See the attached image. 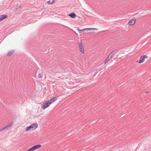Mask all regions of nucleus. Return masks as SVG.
<instances>
[{
	"label": "nucleus",
	"instance_id": "nucleus-1",
	"mask_svg": "<svg viewBox=\"0 0 151 151\" xmlns=\"http://www.w3.org/2000/svg\"><path fill=\"white\" fill-rule=\"evenodd\" d=\"M38 127V125L36 123L32 124L29 126L27 127L26 129V131H27L31 130H34L36 129Z\"/></svg>",
	"mask_w": 151,
	"mask_h": 151
},
{
	"label": "nucleus",
	"instance_id": "nucleus-2",
	"mask_svg": "<svg viewBox=\"0 0 151 151\" xmlns=\"http://www.w3.org/2000/svg\"><path fill=\"white\" fill-rule=\"evenodd\" d=\"M51 104V102L50 101H46L42 104L41 108L43 109H44L48 107Z\"/></svg>",
	"mask_w": 151,
	"mask_h": 151
},
{
	"label": "nucleus",
	"instance_id": "nucleus-3",
	"mask_svg": "<svg viewBox=\"0 0 151 151\" xmlns=\"http://www.w3.org/2000/svg\"><path fill=\"white\" fill-rule=\"evenodd\" d=\"M14 124L13 122H11L9 124L7 125L5 127L0 129V132H2L3 130L8 129L9 128L12 126Z\"/></svg>",
	"mask_w": 151,
	"mask_h": 151
},
{
	"label": "nucleus",
	"instance_id": "nucleus-4",
	"mask_svg": "<svg viewBox=\"0 0 151 151\" xmlns=\"http://www.w3.org/2000/svg\"><path fill=\"white\" fill-rule=\"evenodd\" d=\"M148 58V56L146 55H144L141 56L140 57V60L139 61H137V62H138L139 63H143L145 60V59Z\"/></svg>",
	"mask_w": 151,
	"mask_h": 151
},
{
	"label": "nucleus",
	"instance_id": "nucleus-5",
	"mask_svg": "<svg viewBox=\"0 0 151 151\" xmlns=\"http://www.w3.org/2000/svg\"><path fill=\"white\" fill-rule=\"evenodd\" d=\"M79 48L80 51L82 54L84 53V50L83 45L81 43H80L79 44Z\"/></svg>",
	"mask_w": 151,
	"mask_h": 151
},
{
	"label": "nucleus",
	"instance_id": "nucleus-6",
	"mask_svg": "<svg viewBox=\"0 0 151 151\" xmlns=\"http://www.w3.org/2000/svg\"><path fill=\"white\" fill-rule=\"evenodd\" d=\"M135 20L133 19L130 20L128 22V24L129 25H133L135 23Z\"/></svg>",
	"mask_w": 151,
	"mask_h": 151
},
{
	"label": "nucleus",
	"instance_id": "nucleus-7",
	"mask_svg": "<svg viewBox=\"0 0 151 151\" xmlns=\"http://www.w3.org/2000/svg\"><path fill=\"white\" fill-rule=\"evenodd\" d=\"M92 29V28H85L81 30L80 29L78 28L77 30L79 32V33H81V32L83 31H85L86 30H90Z\"/></svg>",
	"mask_w": 151,
	"mask_h": 151
},
{
	"label": "nucleus",
	"instance_id": "nucleus-8",
	"mask_svg": "<svg viewBox=\"0 0 151 151\" xmlns=\"http://www.w3.org/2000/svg\"><path fill=\"white\" fill-rule=\"evenodd\" d=\"M8 16L6 15H3L0 16V21L7 18Z\"/></svg>",
	"mask_w": 151,
	"mask_h": 151
},
{
	"label": "nucleus",
	"instance_id": "nucleus-9",
	"mask_svg": "<svg viewBox=\"0 0 151 151\" xmlns=\"http://www.w3.org/2000/svg\"><path fill=\"white\" fill-rule=\"evenodd\" d=\"M68 16L73 18H74L76 17V14L74 13H72L68 15Z\"/></svg>",
	"mask_w": 151,
	"mask_h": 151
},
{
	"label": "nucleus",
	"instance_id": "nucleus-10",
	"mask_svg": "<svg viewBox=\"0 0 151 151\" xmlns=\"http://www.w3.org/2000/svg\"><path fill=\"white\" fill-rule=\"evenodd\" d=\"M41 146V145H35L33 146V147L34 149V150H35L37 149L40 147Z\"/></svg>",
	"mask_w": 151,
	"mask_h": 151
},
{
	"label": "nucleus",
	"instance_id": "nucleus-11",
	"mask_svg": "<svg viewBox=\"0 0 151 151\" xmlns=\"http://www.w3.org/2000/svg\"><path fill=\"white\" fill-rule=\"evenodd\" d=\"M14 52V51L13 50L8 52L7 54V55L9 56H11L13 54Z\"/></svg>",
	"mask_w": 151,
	"mask_h": 151
},
{
	"label": "nucleus",
	"instance_id": "nucleus-12",
	"mask_svg": "<svg viewBox=\"0 0 151 151\" xmlns=\"http://www.w3.org/2000/svg\"><path fill=\"white\" fill-rule=\"evenodd\" d=\"M57 100V98L56 97H54L51 99L49 101H50L51 104L55 101Z\"/></svg>",
	"mask_w": 151,
	"mask_h": 151
},
{
	"label": "nucleus",
	"instance_id": "nucleus-13",
	"mask_svg": "<svg viewBox=\"0 0 151 151\" xmlns=\"http://www.w3.org/2000/svg\"><path fill=\"white\" fill-rule=\"evenodd\" d=\"M43 75V73L42 72H40L38 74V78H40L42 77Z\"/></svg>",
	"mask_w": 151,
	"mask_h": 151
},
{
	"label": "nucleus",
	"instance_id": "nucleus-14",
	"mask_svg": "<svg viewBox=\"0 0 151 151\" xmlns=\"http://www.w3.org/2000/svg\"><path fill=\"white\" fill-rule=\"evenodd\" d=\"M114 55H113V54L112 53H111L109 54L108 56V57L111 59V58H112Z\"/></svg>",
	"mask_w": 151,
	"mask_h": 151
},
{
	"label": "nucleus",
	"instance_id": "nucleus-15",
	"mask_svg": "<svg viewBox=\"0 0 151 151\" xmlns=\"http://www.w3.org/2000/svg\"><path fill=\"white\" fill-rule=\"evenodd\" d=\"M119 51L118 50H116L112 51L111 53L114 55L115 54L117 53Z\"/></svg>",
	"mask_w": 151,
	"mask_h": 151
},
{
	"label": "nucleus",
	"instance_id": "nucleus-16",
	"mask_svg": "<svg viewBox=\"0 0 151 151\" xmlns=\"http://www.w3.org/2000/svg\"><path fill=\"white\" fill-rule=\"evenodd\" d=\"M34 150V149L33 147H32L31 148L27 150V151H33Z\"/></svg>",
	"mask_w": 151,
	"mask_h": 151
},
{
	"label": "nucleus",
	"instance_id": "nucleus-17",
	"mask_svg": "<svg viewBox=\"0 0 151 151\" xmlns=\"http://www.w3.org/2000/svg\"><path fill=\"white\" fill-rule=\"evenodd\" d=\"M110 59L108 57L104 61V63L106 64V63L109 60H110Z\"/></svg>",
	"mask_w": 151,
	"mask_h": 151
},
{
	"label": "nucleus",
	"instance_id": "nucleus-18",
	"mask_svg": "<svg viewBox=\"0 0 151 151\" xmlns=\"http://www.w3.org/2000/svg\"><path fill=\"white\" fill-rule=\"evenodd\" d=\"M21 6L19 5H17V8L16 9V11H17L18 8H20L21 7Z\"/></svg>",
	"mask_w": 151,
	"mask_h": 151
},
{
	"label": "nucleus",
	"instance_id": "nucleus-19",
	"mask_svg": "<svg viewBox=\"0 0 151 151\" xmlns=\"http://www.w3.org/2000/svg\"><path fill=\"white\" fill-rule=\"evenodd\" d=\"M54 1H55V0H52V2H50V1L49 4H52V3H53L55 2Z\"/></svg>",
	"mask_w": 151,
	"mask_h": 151
},
{
	"label": "nucleus",
	"instance_id": "nucleus-20",
	"mask_svg": "<svg viewBox=\"0 0 151 151\" xmlns=\"http://www.w3.org/2000/svg\"><path fill=\"white\" fill-rule=\"evenodd\" d=\"M92 30H93V29L94 30V29H96V28H92Z\"/></svg>",
	"mask_w": 151,
	"mask_h": 151
},
{
	"label": "nucleus",
	"instance_id": "nucleus-21",
	"mask_svg": "<svg viewBox=\"0 0 151 151\" xmlns=\"http://www.w3.org/2000/svg\"><path fill=\"white\" fill-rule=\"evenodd\" d=\"M146 93H148V92L147 91H146L145 92Z\"/></svg>",
	"mask_w": 151,
	"mask_h": 151
}]
</instances>
